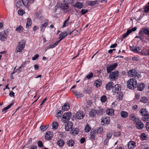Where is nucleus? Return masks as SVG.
<instances>
[{"instance_id": "f257e3e1", "label": "nucleus", "mask_w": 149, "mask_h": 149, "mask_svg": "<svg viewBox=\"0 0 149 149\" xmlns=\"http://www.w3.org/2000/svg\"><path fill=\"white\" fill-rule=\"evenodd\" d=\"M130 49L131 51L134 53H136L143 56H147L146 53L142 50L139 47H135L134 46H130Z\"/></svg>"}, {"instance_id": "f03ea898", "label": "nucleus", "mask_w": 149, "mask_h": 149, "mask_svg": "<svg viewBox=\"0 0 149 149\" xmlns=\"http://www.w3.org/2000/svg\"><path fill=\"white\" fill-rule=\"evenodd\" d=\"M26 41L23 40H21L18 43L15 49V52L17 53L18 52H22L25 47Z\"/></svg>"}, {"instance_id": "7ed1b4c3", "label": "nucleus", "mask_w": 149, "mask_h": 149, "mask_svg": "<svg viewBox=\"0 0 149 149\" xmlns=\"http://www.w3.org/2000/svg\"><path fill=\"white\" fill-rule=\"evenodd\" d=\"M127 85L128 88L133 89L136 88L137 83L136 79L132 78L127 81Z\"/></svg>"}, {"instance_id": "20e7f679", "label": "nucleus", "mask_w": 149, "mask_h": 149, "mask_svg": "<svg viewBox=\"0 0 149 149\" xmlns=\"http://www.w3.org/2000/svg\"><path fill=\"white\" fill-rule=\"evenodd\" d=\"M72 116L71 112H69L64 113L62 116V122L65 123L66 122V120H69L70 119Z\"/></svg>"}, {"instance_id": "39448f33", "label": "nucleus", "mask_w": 149, "mask_h": 149, "mask_svg": "<svg viewBox=\"0 0 149 149\" xmlns=\"http://www.w3.org/2000/svg\"><path fill=\"white\" fill-rule=\"evenodd\" d=\"M136 127L138 129H142L144 127L143 123L138 118H136L135 120Z\"/></svg>"}, {"instance_id": "423d86ee", "label": "nucleus", "mask_w": 149, "mask_h": 149, "mask_svg": "<svg viewBox=\"0 0 149 149\" xmlns=\"http://www.w3.org/2000/svg\"><path fill=\"white\" fill-rule=\"evenodd\" d=\"M118 76V71L117 70H115L110 73L109 77L111 80L113 81L117 79Z\"/></svg>"}, {"instance_id": "0eeeda50", "label": "nucleus", "mask_w": 149, "mask_h": 149, "mask_svg": "<svg viewBox=\"0 0 149 149\" xmlns=\"http://www.w3.org/2000/svg\"><path fill=\"white\" fill-rule=\"evenodd\" d=\"M121 88L120 85L116 84L114 86V87L113 88V92L114 95L122 93L121 91Z\"/></svg>"}, {"instance_id": "6e6552de", "label": "nucleus", "mask_w": 149, "mask_h": 149, "mask_svg": "<svg viewBox=\"0 0 149 149\" xmlns=\"http://www.w3.org/2000/svg\"><path fill=\"white\" fill-rule=\"evenodd\" d=\"M117 63H115L108 66L107 68V72L109 73L111 71L114 70L117 67Z\"/></svg>"}, {"instance_id": "1a4fd4ad", "label": "nucleus", "mask_w": 149, "mask_h": 149, "mask_svg": "<svg viewBox=\"0 0 149 149\" xmlns=\"http://www.w3.org/2000/svg\"><path fill=\"white\" fill-rule=\"evenodd\" d=\"M110 118L109 117H103L101 119V123L102 125L105 124L107 125L110 123Z\"/></svg>"}, {"instance_id": "9d476101", "label": "nucleus", "mask_w": 149, "mask_h": 149, "mask_svg": "<svg viewBox=\"0 0 149 149\" xmlns=\"http://www.w3.org/2000/svg\"><path fill=\"white\" fill-rule=\"evenodd\" d=\"M127 74L130 77H133L136 76L138 75V73L136 70L132 69L128 71L127 72Z\"/></svg>"}, {"instance_id": "9b49d317", "label": "nucleus", "mask_w": 149, "mask_h": 149, "mask_svg": "<svg viewBox=\"0 0 149 149\" xmlns=\"http://www.w3.org/2000/svg\"><path fill=\"white\" fill-rule=\"evenodd\" d=\"M75 116L77 119H81L84 117V114L82 111H79L76 113Z\"/></svg>"}, {"instance_id": "f8f14e48", "label": "nucleus", "mask_w": 149, "mask_h": 149, "mask_svg": "<svg viewBox=\"0 0 149 149\" xmlns=\"http://www.w3.org/2000/svg\"><path fill=\"white\" fill-rule=\"evenodd\" d=\"M73 123L70 121L68 122L65 126V129L67 131H69L73 126Z\"/></svg>"}, {"instance_id": "ddd939ff", "label": "nucleus", "mask_w": 149, "mask_h": 149, "mask_svg": "<svg viewBox=\"0 0 149 149\" xmlns=\"http://www.w3.org/2000/svg\"><path fill=\"white\" fill-rule=\"evenodd\" d=\"M44 23L40 27V31L42 32H43L46 27L47 25L49 20L48 19H46L44 20Z\"/></svg>"}, {"instance_id": "4468645a", "label": "nucleus", "mask_w": 149, "mask_h": 149, "mask_svg": "<svg viewBox=\"0 0 149 149\" xmlns=\"http://www.w3.org/2000/svg\"><path fill=\"white\" fill-rule=\"evenodd\" d=\"M143 33L147 35H149V29L142 28L139 31V33L141 35Z\"/></svg>"}, {"instance_id": "2eb2a0df", "label": "nucleus", "mask_w": 149, "mask_h": 149, "mask_svg": "<svg viewBox=\"0 0 149 149\" xmlns=\"http://www.w3.org/2000/svg\"><path fill=\"white\" fill-rule=\"evenodd\" d=\"M53 136V133L52 132H48L46 133L45 138L47 140H50Z\"/></svg>"}, {"instance_id": "dca6fc26", "label": "nucleus", "mask_w": 149, "mask_h": 149, "mask_svg": "<svg viewBox=\"0 0 149 149\" xmlns=\"http://www.w3.org/2000/svg\"><path fill=\"white\" fill-rule=\"evenodd\" d=\"M65 143L64 140L61 139H58L56 142V144L57 145L60 147H63L64 146Z\"/></svg>"}, {"instance_id": "f3484780", "label": "nucleus", "mask_w": 149, "mask_h": 149, "mask_svg": "<svg viewBox=\"0 0 149 149\" xmlns=\"http://www.w3.org/2000/svg\"><path fill=\"white\" fill-rule=\"evenodd\" d=\"M6 34L5 31L1 32L0 33V40L3 41H5L6 39Z\"/></svg>"}, {"instance_id": "a211bd4d", "label": "nucleus", "mask_w": 149, "mask_h": 149, "mask_svg": "<svg viewBox=\"0 0 149 149\" xmlns=\"http://www.w3.org/2000/svg\"><path fill=\"white\" fill-rule=\"evenodd\" d=\"M137 86L138 90L140 91H142L145 87V84L143 83H139Z\"/></svg>"}, {"instance_id": "6ab92c4d", "label": "nucleus", "mask_w": 149, "mask_h": 149, "mask_svg": "<svg viewBox=\"0 0 149 149\" xmlns=\"http://www.w3.org/2000/svg\"><path fill=\"white\" fill-rule=\"evenodd\" d=\"M34 0H22L23 5L26 8L28 7L29 3H32L33 2Z\"/></svg>"}, {"instance_id": "aec40b11", "label": "nucleus", "mask_w": 149, "mask_h": 149, "mask_svg": "<svg viewBox=\"0 0 149 149\" xmlns=\"http://www.w3.org/2000/svg\"><path fill=\"white\" fill-rule=\"evenodd\" d=\"M66 143L68 146L72 147L74 145L75 142L73 139H70L67 141Z\"/></svg>"}, {"instance_id": "412c9836", "label": "nucleus", "mask_w": 149, "mask_h": 149, "mask_svg": "<svg viewBox=\"0 0 149 149\" xmlns=\"http://www.w3.org/2000/svg\"><path fill=\"white\" fill-rule=\"evenodd\" d=\"M135 143L134 141H130L128 144V148L130 149H133L135 147Z\"/></svg>"}, {"instance_id": "4be33fe9", "label": "nucleus", "mask_w": 149, "mask_h": 149, "mask_svg": "<svg viewBox=\"0 0 149 149\" xmlns=\"http://www.w3.org/2000/svg\"><path fill=\"white\" fill-rule=\"evenodd\" d=\"M113 82L112 81H110L108 83H107L105 86L106 89L107 90H110L113 87Z\"/></svg>"}, {"instance_id": "5701e85b", "label": "nucleus", "mask_w": 149, "mask_h": 149, "mask_svg": "<svg viewBox=\"0 0 149 149\" xmlns=\"http://www.w3.org/2000/svg\"><path fill=\"white\" fill-rule=\"evenodd\" d=\"M97 115L96 110L93 109H91L89 112V116L90 117H93Z\"/></svg>"}, {"instance_id": "b1692460", "label": "nucleus", "mask_w": 149, "mask_h": 149, "mask_svg": "<svg viewBox=\"0 0 149 149\" xmlns=\"http://www.w3.org/2000/svg\"><path fill=\"white\" fill-rule=\"evenodd\" d=\"M106 113L109 116L113 115L114 113V110L112 109H107L106 111Z\"/></svg>"}, {"instance_id": "393cba45", "label": "nucleus", "mask_w": 149, "mask_h": 149, "mask_svg": "<svg viewBox=\"0 0 149 149\" xmlns=\"http://www.w3.org/2000/svg\"><path fill=\"white\" fill-rule=\"evenodd\" d=\"M139 112L141 115L142 116H145L147 114H148V112L146 109L145 108H143L140 110Z\"/></svg>"}, {"instance_id": "a878e982", "label": "nucleus", "mask_w": 149, "mask_h": 149, "mask_svg": "<svg viewBox=\"0 0 149 149\" xmlns=\"http://www.w3.org/2000/svg\"><path fill=\"white\" fill-rule=\"evenodd\" d=\"M70 108L69 104L68 103L65 104L62 107V110L63 111H67Z\"/></svg>"}, {"instance_id": "bb28decb", "label": "nucleus", "mask_w": 149, "mask_h": 149, "mask_svg": "<svg viewBox=\"0 0 149 149\" xmlns=\"http://www.w3.org/2000/svg\"><path fill=\"white\" fill-rule=\"evenodd\" d=\"M72 92L74 93V95L77 98H80L83 96L82 94L80 93L77 91L72 90Z\"/></svg>"}, {"instance_id": "cd10ccee", "label": "nucleus", "mask_w": 149, "mask_h": 149, "mask_svg": "<svg viewBox=\"0 0 149 149\" xmlns=\"http://www.w3.org/2000/svg\"><path fill=\"white\" fill-rule=\"evenodd\" d=\"M120 115L122 118H125L127 117L128 114L127 111H122L120 113Z\"/></svg>"}, {"instance_id": "c85d7f7f", "label": "nucleus", "mask_w": 149, "mask_h": 149, "mask_svg": "<svg viewBox=\"0 0 149 149\" xmlns=\"http://www.w3.org/2000/svg\"><path fill=\"white\" fill-rule=\"evenodd\" d=\"M60 7L63 10L68 9V3L65 2L64 3L61 4Z\"/></svg>"}, {"instance_id": "c756f323", "label": "nucleus", "mask_w": 149, "mask_h": 149, "mask_svg": "<svg viewBox=\"0 0 149 149\" xmlns=\"http://www.w3.org/2000/svg\"><path fill=\"white\" fill-rule=\"evenodd\" d=\"M101 81L100 79H99L95 81L94 84V85L96 87H98L100 86L101 85Z\"/></svg>"}, {"instance_id": "7c9ffc66", "label": "nucleus", "mask_w": 149, "mask_h": 149, "mask_svg": "<svg viewBox=\"0 0 149 149\" xmlns=\"http://www.w3.org/2000/svg\"><path fill=\"white\" fill-rule=\"evenodd\" d=\"M74 6L80 9L83 6V5L82 3L77 2L74 5Z\"/></svg>"}, {"instance_id": "2f4dec72", "label": "nucleus", "mask_w": 149, "mask_h": 149, "mask_svg": "<svg viewBox=\"0 0 149 149\" xmlns=\"http://www.w3.org/2000/svg\"><path fill=\"white\" fill-rule=\"evenodd\" d=\"M79 129L77 128H73L71 132V133L75 135L78 134L79 132Z\"/></svg>"}, {"instance_id": "473e14b6", "label": "nucleus", "mask_w": 149, "mask_h": 149, "mask_svg": "<svg viewBox=\"0 0 149 149\" xmlns=\"http://www.w3.org/2000/svg\"><path fill=\"white\" fill-rule=\"evenodd\" d=\"M117 95V98L116 100L118 101H120L122 100L123 99V93H119L116 94Z\"/></svg>"}, {"instance_id": "72a5a7b5", "label": "nucleus", "mask_w": 149, "mask_h": 149, "mask_svg": "<svg viewBox=\"0 0 149 149\" xmlns=\"http://www.w3.org/2000/svg\"><path fill=\"white\" fill-rule=\"evenodd\" d=\"M142 120L144 121L149 120V114H148L143 116L142 118Z\"/></svg>"}, {"instance_id": "f704fd0d", "label": "nucleus", "mask_w": 149, "mask_h": 149, "mask_svg": "<svg viewBox=\"0 0 149 149\" xmlns=\"http://www.w3.org/2000/svg\"><path fill=\"white\" fill-rule=\"evenodd\" d=\"M103 109L102 108H100L96 110L97 114L98 115H101L103 114Z\"/></svg>"}, {"instance_id": "c9c22d12", "label": "nucleus", "mask_w": 149, "mask_h": 149, "mask_svg": "<svg viewBox=\"0 0 149 149\" xmlns=\"http://www.w3.org/2000/svg\"><path fill=\"white\" fill-rule=\"evenodd\" d=\"M22 4L23 5L22 0V1H18L16 3V6L18 8H21Z\"/></svg>"}, {"instance_id": "e433bc0d", "label": "nucleus", "mask_w": 149, "mask_h": 149, "mask_svg": "<svg viewBox=\"0 0 149 149\" xmlns=\"http://www.w3.org/2000/svg\"><path fill=\"white\" fill-rule=\"evenodd\" d=\"M58 123L57 122H54L52 124V128L54 129H56L57 128L58 126Z\"/></svg>"}, {"instance_id": "4c0bfd02", "label": "nucleus", "mask_w": 149, "mask_h": 149, "mask_svg": "<svg viewBox=\"0 0 149 149\" xmlns=\"http://www.w3.org/2000/svg\"><path fill=\"white\" fill-rule=\"evenodd\" d=\"M24 30L23 28L21 26H19L17 27L15 30V31L17 32H22Z\"/></svg>"}, {"instance_id": "58836bf2", "label": "nucleus", "mask_w": 149, "mask_h": 149, "mask_svg": "<svg viewBox=\"0 0 149 149\" xmlns=\"http://www.w3.org/2000/svg\"><path fill=\"white\" fill-rule=\"evenodd\" d=\"M85 131L87 133L89 132L91 130V128L89 126L88 124H87L85 128Z\"/></svg>"}, {"instance_id": "ea45409f", "label": "nucleus", "mask_w": 149, "mask_h": 149, "mask_svg": "<svg viewBox=\"0 0 149 149\" xmlns=\"http://www.w3.org/2000/svg\"><path fill=\"white\" fill-rule=\"evenodd\" d=\"M32 22L31 19L28 18L27 19V24L26 25V28L28 27L29 26H30Z\"/></svg>"}, {"instance_id": "a19ab883", "label": "nucleus", "mask_w": 149, "mask_h": 149, "mask_svg": "<svg viewBox=\"0 0 149 149\" xmlns=\"http://www.w3.org/2000/svg\"><path fill=\"white\" fill-rule=\"evenodd\" d=\"M131 33V31L130 30H127L126 32L124 33L123 35V38H124L127 37Z\"/></svg>"}, {"instance_id": "79ce46f5", "label": "nucleus", "mask_w": 149, "mask_h": 149, "mask_svg": "<svg viewBox=\"0 0 149 149\" xmlns=\"http://www.w3.org/2000/svg\"><path fill=\"white\" fill-rule=\"evenodd\" d=\"M95 132L93 131H92V130L90 132V138L93 139L94 140L95 139Z\"/></svg>"}, {"instance_id": "37998d69", "label": "nucleus", "mask_w": 149, "mask_h": 149, "mask_svg": "<svg viewBox=\"0 0 149 149\" xmlns=\"http://www.w3.org/2000/svg\"><path fill=\"white\" fill-rule=\"evenodd\" d=\"M97 1H89L88 4L89 6H93L97 3Z\"/></svg>"}, {"instance_id": "c03bdc74", "label": "nucleus", "mask_w": 149, "mask_h": 149, "mask_svg": "<svg viewBox=\"0 0 149 149\" xmlns=\"http://www.w3.org/2000/svg\"><path fill=\"white\" fill-rule=\"evenodd\" d=\"M107 100V97L105 95L102 96L100 98V100L102 102H105Z\"/></svg>"}, {"instance_id": "a18cd8bd", "label": "nucleus", "mask_w": 149, "mask_h": 149, "mask_svg": "<svg viewBox=\"0 0 149 149\" xmlns=\"http://www.w3.org/2000/svg\"><path fill=\"white\" fill-rule=\"evenodd\" d=\"M13 104V103H11L8 106H7L6 107H5L2 110V112H6V111L10 108L11 106Z\"/></svg>"}, {"instance_id": "49530a36", "label": "nucleus", "mask_w": 149, "mask_h": 149, "mask_svg": "<svg viewBox=\"0 0 149 149\" xmlns=\"http://www.w3.org/2000/svg\"><path fill=\"white\" fill-rule=\"evenodd\" d=\"M68 35L67 33L66 32L64 31L61 33L59 35V36H61L62 37V38H64L66 37Z\"/></svg>"}, {"instance_id": "de8ad7c7", "label": "nucleus", "mask_w": 149, "mask_h": 149, "mask_svg": "<svg viewBox=\"0 0 149 149\" xmlns=\"http://www.w3.org/2000/svg\"><path fill=\"white\" fill-rule=\"evenodd\" d=\"M140 101L142 102L146 103L147 102L148 100L147 98L143 97L141 98Z\"/></svg>"}, {"instance_id": "09e8293b", "label": "nucleus", "mask_w": 149, "mask_h": 149, "mask_svg": "<svg viewBox=\"0 0 149 149\" xmlns=\"http://www.w3.org/2000/svg\"><path fill=\"white\" fill-rule=\"evenodd\" d=\"M136 118H137L136 117L135 115L134 114H132L130 116V118L131 120H133L135 122V120Z\"/></svg>"}, {"instance_id": "8fccbe9b", "label": "nucleus", "mask_w": 149, "mask_h": 149, "mask_svg": "<svg viewBox=\"0 0 149 149\" xmlns=\"http://www.w3.org/2000/svg\"><path fill=\"white\" fill-rule=\"evenodd\" d=\"M49 126L48 125H46L45 126H41L40 127V128L41 130L42 131H44L47 130V129L48 127Z\"/></svg>"}, {"instance_id": "3c124183", "label": "nucleus", "mask_w": 149, "mask_h": 149, "mask_svg": "<svg viewBox=\"0 0 149 149\" xmlns=\"http://www.w3.org/2000/svg\"><path fill=\"white\" fill-rule=\"evenodd\" d=\"M141 137L143 140H145L146 139L147 136L144 133H143L141 135Z\"/></svg>"}, {"instance_id": "603ef678", "label": "nucleus", "mask_w": 149, "mask_h": 149, "mask_svg": "<svg viewBox=\"0 0 149 149\" xmlns=\"http://www.w3.org/2000/svg\"><path fill=\"white\" fill-rule=\"evenodd\" d=\"M93 77V73L92 72H90L89 74L87 75L86 78L88 79H91Z\"/></svg>"}, {"instance_id": "864d4df0", "label": "nucleus", "mask_w": 149, "mask_h": 149, "mask_svg": "<svg viewBox=\"0 0 149 149\" xmlns=\"http://www.w3.org/2000/svg\"><path fill=\"white\" fill-rule=\"evenodd\" d=\"M103 128L102 127H100L98 128L97 130V132L98 133H102L103 131Z\"/></svg>"}, {"instance_id": "5fc2aeb1", "label": "nucleus", "mask_w": 149, "mask_h": 149, "mask_svg": "<svg viewBox=\"0 0 149 149\" xmlns=\"http://www.w3.org/2000/svg\"><path fill=\"white\" fill-rule=\"evenodd\" d=\"M62 115V113L61 111H60L58 112L56 115V116L57 118L61 117V116Z\"/></svg>"}, {"instance_id": "6e6d98bb", "label": "nucleus", "mask_w": 149, "mask_h": 149, "mask_svg": "<svg viewBox=\"0 0 149 149\" xmlns=\"http://www.w3.org/2000/svg\"><path fill=\"white\" fill-rule=\"evenodd\" d=\"M24 13V11L22 10L19 9L18 11V13L20 15H23Z\"/></svg>"}, {"instance_id": "4d7b16f0", "label": "nucleus", "mask_w": 149, "mask_h": 149, "mask_svg": "<svg viewBox=\"0 0 149 149\" xmlns=\"http://www.w3.org/2000/svg\"><path fill=\"white\" fill-rule=\"evenodd\" d=\"M88 10L87 9H82L81 11L82 15H84L87 13Z\"/></svg>"}, {"instance_id": "13d9d810", "label": "nucleus", "mask_w": 149, "mask_h": 149, "mask_svg": "<svg viewBox=\"0 0 149 149\" xmlns=\"http://www.w3.org/2000/svg\"><path fill=\"white\" fill-rule=\"evenodd\" d=\"M146 130L149 132V122L146 123Z\"/></svg>"}, {"instance_id": "bf43d9fd", "label": "nucleus", "mask_w": 149, "mask_h": 149, "mask_svg": "<svg viewBox=\"0 0 149 149\" xmlns=\"http://www.w3.org/2000/svg\"><path fill=\"white\" fill-rule=\"evenodd\" d=\"M144 10L146 13L148 12V11L149 10V5L145 7Z\"/></svg>"}, {"instance_id": "052dcab7", "label": "nucleus", "mask_w": 149, "mask_h": 149, "mask_svg": "<svg viewBox=\"0 0 149 149\" xmlns=\"http://www.w3.org/2000/svg\"><path fill=\"white\" fill-rule=\"evenodd\" d=\"M38 146L41 148L43 146V143H42V142L41 141H38Z\"/></svg>"}, {"instance_id": "680f3d73", "label": "nucleus", "mask_w": 149, "mask_h": 149, "mask_svg": "<svg viewBox=\"0 0 149 149\" xmlns=\"http://www.w3.org/2000/svg\"><path fill=\"white\" fill-rule=\"evenodd\" d=\"M112 135V134H111L110 132H109L107 133V139H109L111 138Z\"/></svg>"}, {"instance_id": "e2e57ef3", "label": "nucleus", "mask_w": 149, "mask_h": 149, "mask_svg": "<svg viewBox=\"0 0 149 149\" xmlns=\"http://www.w3.org/2000/svg\"><path fill=\"white\" fill-rule=\"evenodd\" d=\"M39 57V55L38 54H36L35 55L34 57H32V59L33 60H35L37 58Z\"/></svg>"}, {"instance_id": "0e129e2a", "label": "nucleus", "mask_w": 149, "mask_h": 149, "mask_svg": "<svg viewBox=\"0 0 149 149\" xmlns=\"http://www.w3.org/2000/svg\"><path fill=\"white\" fill-rule=\"evenodd\" d=\"M74 0H63L64 2H65L68 3H72L73 2Z\"/></svg>"}, {"instance_id": "69168bd1", "label": "nucleus", "mask_w": 149, "mask_h": 149, "mask_svg": "<svg viewBox=\"0 0 149 149\" xmlns=\"http://www.w3.org/2000/svg\"><path fill=\"white\" fill-rule=\"evenodd\" d=\"M87 90L88 91H88H86V93H87L88 94H90L91 92V88H88L87 89Z\"/></svg>"}, {"instance_id": "338daca9", "label": "nucleus", "mask_w": 149, "mask_h": 149, "mask_svg": "<svg viewBox=\"0 0 149 149\" xmlns=\"http://www.w3.org/2000/svg\"><path fill=\"white\" fill-rule=\"evenodd\" d=\"M139 58L137 57H134L132 58V60L133 61H138Z\"/></svg>"}, {"instance_id": "774afa93", "label": "nucleus", "mask_w": 149, "mask_h": 149, "mask_svg": "<svg viewBox=\"0 0 149 149\" xmlns=\"http://www.w3.org/2000/svg\"><path fill=\"white\" fill-rule=\"evenodd\" d=\"M9 95L10 97H13L15 96V93L13 91L10 92L9 93Z\"/></svg>"}]
</instances>
